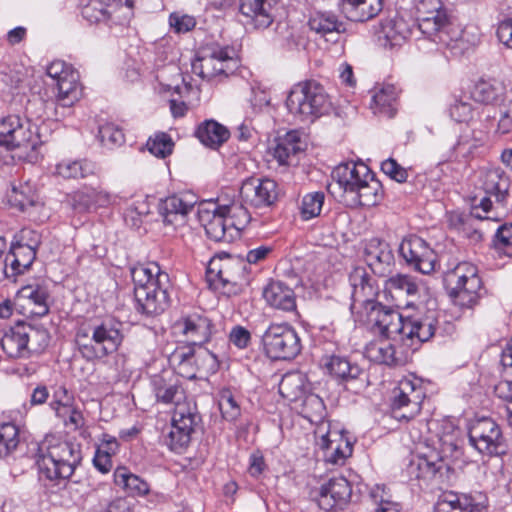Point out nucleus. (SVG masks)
<instances>
[{"mask_svg": "<svg viewBox=\"0 0 512 512\" xmlns=\"http://www.w3.org/2000/svg\"><path fill=\"white\" fill-rule=\"evenodd\" d=\"M240 12L256 29H265L274 20L272 0H240Z\"/></svg>", "mask_w": 512, "mask_h": 512, "instance_id": "nucleus-28", "label": "nucleus"}, {"mask_svg": "<svg viewBox=\"0 0 512 512\" xmlns=\"http://www.w3.org/2000/svg\"><path fill=\"white\" fill-rule=\"evenodd\" d=\"M497 95L498 91L494 85L485 80L478 81L472 90L474 100L485 104L493 102Z\"/></svg>", "mask_w": 512, "mask_h": 512, "instance_id": "nucleus-55", "label": "nucleus"}, {"mask_svg": "<svg viewBox=\"0 0 512 512\" xmlns=\"http://www.w3.org/2000/svg\"><path fill=\"white\" fill-rule=\"evenodd\" d=\"M381 170L385 175L399 183L405 182L408 177L407 170L392 158L381 163Z\"/></svg>", "mask_w": 512, "mask_h": 512, "instance_id": "nucleus-59", "label": "nucleus"}, {"mask_svg": "<svg viewBox=\"0 0 512 512\" xmlns=\"http://www.w3.org/2000/svg\"><path fill=\"white\" fill-rule=\"evenodd\" d=\"M383 197V189L379 180H377L372 171L362 180L354 193L345 200L352 206L371 207L377 205Z\"/></svg>", "mask_w": 512, "mask_h": 512, "instance_id": "nucleus-30", "label": "nucleus"}, {"mask_svg": "<svg viewBox=\"0 0 512 512\" xmlns=\"http://www.w3.org/2000/svg\"><path fill=\"white\" fill-rule=\"evenodd\" d=\"M133 0H87L83 4L82 17L91 24L108 26L123 25L132 15Z\"/></svg>", "mask_w": 512, "mask_h": 512, "instance_id": "nucleus-13", "label": "nucleus"}, {"mask_svg": "<svg viewBox=\"0 0 512 512\" xmlns=\"http://www.w3.org/2000/svg\"><path fill=\"white\" fill-rule=\"evenodd\" d=\"M383 9V0H355L342 7L347 19L365 22L377 16Z\"/></svg>", "mask_w": 512, "mask_h": 512, "instance_id": "nucleus-33", "label": "nucleus"}, {"mask_svg": "<svg viewBox=\"0 0 512 512\" xmlns=\"http://www.w3.org/2000/svg\"><path fill=\"white\" fill-rule=\"evenodd\" d=\"M302 415L315 423L316 444L324 452L325 460L332 464H343L352 455L353 445L349 438L325 420L326 407L316 394L306 395L302 401Z\"/></svg>", "mask_w": 512, "mask_h": 512, "instance_id": "nucleus-3", "label": "nucleus"}, {"mask_svg": "<svg viewBox=\"0 0 512 512\" xmlns=\"http://www.w3.org/2000/svg\"><path fill=\"white\" fill-rule=\"evenodd\" d=\"M325 195L323 192H313L306 194L302 199L300 208L303 220H310L320 215Z\"/></svg>", "mask_w": 512, "mask_h": 512, "instance_id": "nucleus-47", "label": "nucleus"}, {"mask_svg": "<svg viewBox=\"0 0 512 512\" xmlns=\"http://www.w3.org/2000/svg\"><path fill=\"white\" fill-rule=\"evenodd\" d=\"M488 131L486 128L485 130L465 131L460 135L455 149L463 156L471 154L474 149L484 144Z\"/></svg>", "mask_w": 512, "mask_h": 512, "instance_id": "nucleus-45", "label": "nucleus"}, {"mask_svg": "<svg viewBox=\"0 0 512 512\" xmlns=\"http://www.w3.org/2000/svg\"><path fill=\"white\" fill-rule=\"evenodd\" d=\"M68 201L74 211L83 213L114 204L117 196L103 189L83 187L69 195Z\"/></svg>", "mask_w": 512, "mask_h": 512, "instance_id": "nucleus-22", "label": "nucleus"}, {"mask_svg": "<svg viewBox=\"0 0 512 512\" xmlns=\"http://www.w3.org/2000/svg\"><path fill=\"white\" fill-rule=\"evenodd\" d=\"M49 105L52 106L53 103L45 102L40 98L30 100L26 107V111L29 117L34 118L36 120L42 118H50V115L46 111Z\"/></svg>", "mask_w": 512, "mask_h": 512, "instance_id": "nucleus-64", "label": "nucleus"}, {"mask_svg": "<svg viewBox=\"0 0 512 512\" xmlns=\"http://www.w3.org/2000/svg\"><path fill=\"white\" fill-rule=\"evenodd\" d=\"M196 135L205 146L216 148L229 138V131L218 122L208 120L198 127Z\"/></svg>", "mask_w": 512, "mask_h": 512, "instance_id": "nucleus-40", "label": "nucleus"}, {"mask_svg": "<svg viewBox=\"0 0 512 512\" xmlns=\"http://www.w3.org/2000/svg\"><path fill=\"white\" fill-rule=\"evenodd\" d=\"M372 34L379 46L392 49L404 43L410 34V28L402 17L395 14L381 19L373 27Z\"/></svg>", "mask_w": 512, "mask_h": 512, "instance_id": "nucleus-20", "label": "nucleus"}, {"mask_svg": "<svg viewBox=\"0 0 512 512\" xmlns=\"http://www.w3.org/2000/svg\"><path fill=\"white\" fill-rule=\"evenodd\" d=\"M113 477L114 483L132 496H145L149 493V484L126 467L116 468Z\"/></svg>", "mask_w": 512, "mask_h": 512, "instance_id": "nucleus-37", "label": "nucleus"}, {"mask_svg": "<svg viewBox=\"0 0 512 512\" xmlns=\"http://www.w3.org/2000/svg\"><path fill=\"white\" fill-rule=\"evenodd\" d=\"M263 297L272 308L283 311L296 308L294 290H263Z\"/></svg>", "mask_w": 512, "mask_h": 512, "instance_id": "nucleus-43", "label": "nucleus"}, {"mask_svg": "<svg viewBox=\"0 0 512 512\" xmlns=\"http://www.w3.org/2000/svg\"><path fill=\"white\" fill-rule=\"evenodd\" d=\"M286 107L294 117L306 121L327 114L332 108V102L325 88L311 80L299 82L291 88Z\"/></svg>", "mask_w": 512, "mask_h": 512, "instance_id": "nucleus-7", "label": "nucleus"}, {"mask_svg": "<svg viewBox=\"0 0 512 512\" xmlns=\"http://www.w3.org/2000/svg\"><path fill=\"white\" fill-rule=\"evenodd\" d=\"M449 115L458 123L467 122L472 119V104L469 101L455 98L449 106Z\"/></svg>", "mask_w": 512, "mask_h": 512, "instance_id": "nucleus-53", "label": "nucleus"}, {"mask_svg": "<svg viewBox=\"0 0 512 512\" xmlns=\"http://www.w3.org/2000/svg\"><path fill=\"white\" fill-rule=\"evenodd\" d=\"M56 100L62 107L72 106L81 96L79 73L75 70L67 77L61 78L56 84Z\"/></svg>", "mask_w": 512, "mask_h": 512, "instance_id": "nucleus-38", "label": "nucleus"}, {"mask_svg": "<svg viewBox=\"0 0 512 512\" xmlns=\"http://www.w3.org/2000/svg\"><path fill=\"white\" fill-rule=\"evenodd\" d=\"M268 357L274 360H290L301 351L300 338L287 323L271 324L262 336Z\"/></svg>", "mask_w": 512, "mask_h": 512, "instance_id": "nucleus-11", "label": "nucleus"}, {"mask_svg": "<svg viewBox=\"0 0 512 512\" xmlns=\"http://www.w3.org/2000/svg\"><path fill=\"white\" fill-rule=\"evenodd\" d=\"M219 408L223 417L228 421H233L240 415V406L230 391L222 392Z\"/></svg>", "mask_w": 512, "mask_h": 512, "instance_id": "nucleus-56", "label": "nucleus"}, {"mask_svg": "<svg viewBox=\"0 0 512 512\" xmlns=\"http://www.w3.org/2000/svg\"><path fill=\"white\" fill-rule=\"evenodd\" d=\"M301 151V141L297 131H290L283 137H279L271 149L273 158L280 165H289Z\"/></svg>", "mask_w": 512, "mask_h": 512, "instance_id": "nucleus-32", "label": "nucleus"}, {"mask_svg": "<svg viewBox=\"0 0 512 512\" xmlns=\"http://www.w3.org/2000/svg\"><path fill=\"white\" fill-rule=\"evenodd\" d=\"M510 187V180L500 168L489 169L483 173L482 188L485 196L474 202L472 214L481 220L499 221L506 202Z\"/></svg>", "mask_w": 512, "mask_h": 512, "instance_id": "nucleus-8", "label": "nucleus"}, {"mask_svg": "<svg viewBox=\"0 0 512 512\" xmlns=\"http://www.w3.org/2000/svg\"><path fill=\"white\" fill-rule=\"evenodd\" d=\"M453 274L457 277L456 288H465L466 286H470V288H481L483 285L478 275L477 268L471 263L459 264Z\"/></svg>", "mask_w": 512, "mask_h": 512, "instance_id": "nucleus-46", "label": "nucleus"}, {"mask_svg": "<svg viewBox=\"0 0 512 512\" xmlns=\"http://www.w3.org/2000/svg\"><path fill=\"white\" fill-rule=\"evenodd\" d=\"M195 203L193 195L167 197L159 206L164 225L172 231L184 227L187 215L194 209Z\"/></svg>", "mask_w": 512, "mask_h": 512, "instance_id": "nucleus-21", "label": "nucleus"}, {"mask_svg": "<svg viewBox=\"0 0 512 512\" xmlns=\"http://www.w3.org/2000/svg\"><path fill=\"white\" fill-rule=\"evenodd\" d=\"M173 146L174 143L171 137L164 132L150 137L146 143L148 151L158 158H165L170 155L173 151Z\"/></svg>", "mask_w": 512, "mask_h": 512, "instance_id": "nucleus-48", "label": "nucleus"}, {"mask_svg": "<svg viewBox=\"0 0 512 512\" xmlns=\"http://www.w3.org/2000/svg\"><path fill=\"white\" fill-rule=\"evenodd\" d=\"M238 66L239 61L232 47L212 46L204 49L192 62V71L202 79L221 81L234 74Z\"/></svg>", "mask_w": 512, "mask_h": 512, "instance_id": "nucleus-10", "label": "nucleus"}, {"mask_svg": "<svg viewBox=\"0 0 512 512\" xmlns=\"http://www.w3.org/2000/svg\"><path fill=\"white\" fill-rule=\"evenodd\" d=\"M35 125L30 119L18 115H8L0 120V146L7 150L31 148L35 150L39 137L34 131Z\"/></svg>", "mask_w": 512, "mask_h": 512, "instance_id": "nucleus-14", "label": "nucleus"}, {"mask_svg": "<svg viewBox=\"0 0 512 512\" xmlns=\"http://www.w3.org/2000/svg\"><path fill=\"white\" fill-rule=\"evenodd\" d=\"M371 170L363 162H346L339 164L332 171V178L339 189L343 191L345 198L354 193L362 184Z\"/></svg>", "mask_w": 512, "mask_h": 512, "instance_id": "nucleus-25", "label": "nucleus"}, {"mask_svg": "<svg viewBox=\"0 0 512 512\" xmlns=\"http://www.w3.org/2000/svg\"><path fill=\"white\" fill-rule=\"evenodd\" d=\"M485 122L484 128L491 130L495 125V133L504 135L512 132V90L506 94L503 101L497 107H487L483 110Z\"/></svg>", "mask_w": 512, "mask_h": 512, "instance_id": "nucleus-27", "label": "nucleus"}, {"mask_svg": "<svg viewBox=\"0 0 512 512\" xmlns=\"http://www.w3.org/2000/svg\"><path fill=\"white\" fill-rule=\"evenodd\" d=\"M382 294L386 297L387 290ZM380 296L381 292L374 290H352L351 293L352 314L366 320L375 334L412 351L434 335L438 322L435 311L404 318L397 310L384 305Z\"/></svg>", "mask_w": 512, "mask_h": 512, "instance_id": "nucleus-1", "label": "nucleus"}, {"mask_svg": "<svg viewBox=\"0 0 512 512\" xmlns=\"http://www.w3.org/2000/svg\"><path fill=\"white\" fill-rule=\"evenodd\" d=\"M351 288L372 287L371 277L364 267H356L349 274Z\"/></svg>", "mask_w": 512, "mask_h": 512, "instance_id": "nucleus-63", "label": "nucleus"}, {"mask_svg": "<svg viewBox=\"0 0 512 512\" xmlns=\"http://www.w3.org/2000/svg\"><path fill=\"white\" fill-rule=\"evenodd\" d=\"M399 253L407 264L423 274L434 270L436 254L421 237L410 235L404 238L400 243Z\"/></svg>", "mask_w": 512, "mask_h": 512, "instance_id": "nucleus-18", "label": "nucleus"}, {"mask_svg": "<svg viewBox=\"0 0 512 512\" xmlns=\"http://www.w3.org/2000/svg\"><path fill=\"white\" fill-rule=\"evenodd\" d=\"M136 310L145 315H156L170 305L168 290H134Z\"/></svg>", "mask_w": 512, "mask_h": 512, "instance_id": "nucleus-31", "label": "nucleus"}, {"mask_svg": "<svg viewBox=\"0 0 512 512\" xmlns=\"http://www.w3.org/2000/svg\"><path fill=\"white\" fill-rule=\"evenodd\" d=\"M34 338L43 340V347L47 345V334L45 332L35 330L31 326L17 325L4 333L0 345L10 358L26 357L30 352L41 348L33 345Z\"/></svg>", "mask_w": 512, "mask_h": 512, "instance_id": "nucleus-15", "label": "nucleus"}, {"mask_svg": "<svg viewBox=\"0 0 512 512\" xmlns=\"http://www.w3.org/2000/svg\"><path fill=\"white\" fill-rule=\"evenodd\" d=\"M469 443L480 454L496 456L506 453V443L500 426L491 418L472 421L468 428Z\"/></svg>", "mask_w": 512, "mask_h": 512, "instance_id": "nucleus-12", "label": "nucleus"}, {"mask_svg": "<svg viewBox=\"0 0 512 512\" xmlns=\"http://www.w3.org/2000/svg\"><path fill=\"white\" fill-rule=\"evenodd\" d=\"M365 261L374 274L384 276L394 263V255L389 244L372 238L365 244Z\"/></svg>", "mask_w": 512, "mask_h": 512, "instance_id": "nucleus-26", "label": "nucleus"}, {"mask_svg": "<svg viewBox=\"0 0 512 512\" xmlns=\"http://www.w3.org/2000/svg\"><path fill=\"white\" fill-rule=\"evenodd\" d=\"M81 460L78 444L47 436L38 445L36 463L39 472L51 481L69 479Z\"/></svg>", "mask_w": 512, "mask_h": 512, "instance_id": "nucleus-4", "label": "nucleus"}, {"mask_svg": "<svg viewBox=\"0 0 512 512\" xmlns=\"http://www.w3.org/2000/svg\"><path fill=\"white\" fill-rule=\"evenodd\" d=\"M425 398L426 388L420 378L412 374L403 377L393 390L391 416L397 421L414 419L421 412Z\"/></svg>", "mask_w": 512, "mask_h": 512, "instance_id": "nucleus-9", "label": "nucleus"}, {"mask_svg": "<svg viewBox=\"0 0 512 512\" xmlns=\"http://www.w3.org/2000/svg\"><path fill=\"white\" fill-rule=\"evenodd\" d=\"M476 505L467 496H458L453 492L441 494L434 506V512H474Z\"/></svg>", "mask_w": 512, "mask_h": 512, "instance_id": "nucleus-41", "label": "nucleus"}, {"mask_svg": "<svg viewBox=\"0 0 512 512\" xmlns=\"http://www.w3.org/2000/svg\"><path fill=\"white\" fill-rule=\"evenodd\" d=\"M279 392L290 401L296 400L303 392L301 376L296 374L285 375L279 384Z\"/></svg>", "mask_w": 512, "mask_h": 512, "instance_id": "nucleus-51", "label": "nucleus"}, {"mask_svg": "<svg viewBox=\"0 0 512 512\" xmlns=\"http://www.w3.org/2000/svg\"><path fill=\"white\" fill-rule=\"evenodd\" d=\"M169 23L177 33H186L192 30L196 25V21L193 16L176 12L170 15Z\"/></svg>", "mask_w": 512, "mask_h": 512, "instance_id": "nucleus-60", "label": "nucleus"}, {"mask_svg": "<svg viewBox=\"0 0 512 512\" xmlns=\"http://www.w3.org/2000/svg\"><path fill=\"white\" fill-rule=\"evenodd\" d=\"M426 5L431 6L433 10L426 13L420 12L418 29L433 42L450 45V41L453 40L450 37L451 24L446 11L441 8V2L439 0H425L422 6ZM419 11H421V8H419Z\"/></svg>", "mask_w": 512, "mask_h": 512, "instance_id": "nucleus-17", "label": "nucleus"}, {"mask_svg": "<svg viewBox=\"0 0 512 512\" xmlns=\"http://www.w3.org/2000/svg\"><path fill=\"white\" fill-rule=\"evenodd\" d=\"M175 335L185 337L194 345H202L211 339L214 331V324L207 313L202 310H195L182 314L173 325Z\"/></svg>", "mask_w": 512, "mask_h": 512, "instance_id": "nucleus-16", "label": "nucleus"}, {"mask_svg": "<svg viewBox=\"0 0 512 512\" xmlns=\"http://www.w3.org/2000/svg\"><path fill=\"white\" fill-rule=\"evenodd\" d=\"M19 429L11 422L0 424V458L12 455L19 445Z\"/></svg>", "mask_w": 512, "mask_h": 512, "instance_id": "nucleus-42", "label": "nucleus"}, {"mask_svg": "<svg viewBox=\"0 0 512 512\" xmlns=\"http://www.w3.org/2000/svg\"><path fill=\"white\" fill-rule=\"evenodd\" d=\"M73 71H75V69H73L71 65L60 60L53 61L47 67V75L55 82V84L61 80V78L67 77L70 72Z\"/></svg>", "mask_w": 512, "mask_h": 512, "instance_id": "nucleus-62", "label": "nucleus"}, {"mask_svg": "<svg viewBox=\"0 0 512 512\" xmlns=\"http://www.w3.org/2000/svg\"><path fill=\"white\" fill-rule=\"evenodd\" d=\"M449 300L460 308L473 307L479 298L476 290H449Z\"/></svg>", "mask_w": 512, "mask_h": 512, "instance_id": "nucleus-57", "label": "nucleus"}, {"mask_svg": "<svg viewBox=\"0 0 512 512\" xmlns=\"http://www.w3.org/2000/svg\"><path fill=\"white\" fill-rule=\"evenodd\" d=\"M397 98L398 92L394 85H383L372 96L373 113L392 118L396 113Z\"/></svg>", "mask_w": 512, "mask_h": 512, "instance_id": "nucleus-34", "label": "nucleus"}, {"mask_svg": "<svg viewBox=\"0 0 512 512\" xmlns=\"http://www.w3.org/2000/svg\"><path fill=\"white\" fill-rule=\"evenodd\" d=\"M57 407L54 408L56 415L64 419L66 426H73L75 429L83 425L82 413L71 406L70 398L66 402L57 401Z\"/></svg>", "mask_w": 512, "mask_h": 512, "instance_id": "nucleus-50", "label": "nucleus"}, {"mask_svg": "<svg viewBox=\"0 0 512 512\" xmlns=\"http://www.w3.org/2000/svg\"><path fill=\"white\" fill-rule=\"evenodd\" d=\"M47 297L45 290H31L28 295V300L33 305L30 310L31 314L42 317L48 313Z\"/></svg>", "mask_w": 512, "mask_h": 512, "instance_id": "nucleus-58", "label": "nucleus"}, {"mask_svg": "<svg viewBox=\"0 0 512 512\" xmlns=\"http://www.w3.org/2000/svg\"><path fill=\"white\" fill-rule=\"evenodd\" d=\"M122 340L121 323L113 318L94 320L87 327H81L76 334L79 351L89 361L114 353Z\"/></svg>", "mask_w": 512, "mask_h": 512, "instance_id": "nucleus-6", "label": "nucleus"}, {"mask_svg": "<svg viewBox=\"0 0 512 512\" xmlns=\"http://www.w3.org/2000/svg\"><path fill=\"white\" fill-rule=\"evenodd\" d=\"M9 202L26 212L34 221L42 222L48 218L43 203L39 201L38 195L29 183L13 186L9 194Z\"/></svg>", "mask_w": 512, "mask_h": 512, "instance_id": "nucleus-24", "label": "nucleus"}, {"mask_svg": "<svg viewBox=\"0 0 512 512\" xmlns=\"http://www.w3.org/2000/svg\"><path fill=\"white\" fill-rule=\"evenodd\" d=\"M154 395L158 402L175 404L171 430L164 443L171 451L181 453L189 445L192 433L201 421L195 402L186 400L178 379L171 373L154 375L151 379Z\"/></svg>", "mask_w": 512, "mask_h": 512, "instance_id": "nucleus-2", "label": "nucleus"}, {"mask_svg": "<svg viewBox=\"0 0 512 512\" xmlns=\"http://www.w3.org/2000/svg\"><path fill=\"white\" fill-rule=\"evenodd\" d=\"M91 172L90 166L81 161L65 160L56 165V173L63 178L85 177Z\"/></svg>", "mask_w": 512, "mask_h": 512, "instance_id": "nucleus-49", "label": "nucleus"}, {"mask_svg": "<svg viewBox=\"0 0 512 512\" xmlns=\"http://www.w3.org/2000/svg\"><path fill=\"white\" fill-rule=\"evenodd\" d=\"M364 354L370 361L378 364L394 366L399 363L395 355V347L387 339L370 342L366 345Z\"/></svg>", "mask_w": 512, "mask_h": 512, "instance_id": "nucleus-39", "label": "nucleus"}, {"mask_svg": "<svg viewBox=\"0 0 512 512\" xmlns=\"http://www.w3.org/2000/svg\"><path fill=\"white\" fill-rule=\"evenodd\" d=\"M495 247L503 254L512 257V224H503L497 229Z\"/></svg>", "mask_w": 512, "mask_h": 512, "instance_id": "nucleus-54", "label": "nucleus"}, {"mask_svg": "<svg viewBox=\"0 0 512 512\" xmlns=\"http://www.w3.org/2000/svg\"><path fill=\"white\" fill-rule=\"evenodd\" d=\"M198 213L207 236L215 242L230 243L239 238L251 220L247 207L238 202L202 208Z\"/></svg>", "mask_w": 512, "mask_h": 512, "instance_id": "nucleus-5", "label": "nucleus"}, {"mask_svg": "<svg viewBox=\"0 0 512 512\" xmlns=\"http://www.w3.org/2000/svg\"><path fill=\"white\" fill-rule=\"evenodd\" d=\"M496 35L505 47L512 49V16L505 17L499 21Z\"/></svg>", "mask_w": 512, "mask_h": 512, "instance_id": "nucleus-61", "label": "nucleus"}, {"mask_svg": "<svg viewBox=\"0 0 512 512\" xmlns=\"http://www.w3.org/2000/svg\"><path fill=\"white\" fill-rule=\"evenodd\" d=\"M36 257L35 249L30 245L18 244L12 247L11 255L6 256V263L10 262L13 270L20 272L31 266Z\"/></svg>", "mask_w": 512, "mask_h": 512, "instance_id": "nucleus-44", "label": "nucleus"}, {"mask_svg": "<svg viewBox=\"0 0 512 512\" xmlns=\"http://www.w3.org/2000/svg\"><path fill=\"white\" fill-rule=\"evenodd\" d=\"M99 139L104 146L113 147L124 142V134L113 123H105L99 127Z\"/></svg>", "mask_w": 512, "mask_h": 512, "instance_id": "nucleus-52", "label": "nucleus"}, {"mask_svg": "<svg viewBox=\"0 0 512 512\" xmlns=\"http://www.w3.org/2000/svg\"><path fill=\"white\" fill-rule=\"evenodd\" d=\"M135 288H162L169 285V275L155 262L139 264L131 268Z\"/></svg>", "mask_w": 512, "mask_h": 512, "instance_id": "nucleus-29", "label": "nucleus"}, {"mask_svg": "<svg viewBox=\"0 0 512 512\" xmlns=\"http://www.w3.org/2000/svg\"><path fill=\"white\" fill-rule=\"evenodd\" d=\"M309 27L327 40H333V36L345 30L344 24L331 12H317L309 19Z\"/></svg>", "mask_w": 512, "mask_h": 512, "instance_id": "nucleus-36", "label": "nucleus"}, {"mask_svg": "<svg viewBox=\"0 0 512 512\" xmlns=\"http://www.w3.org/2000/svg\"><path fill=\"white\" fill-rule=\"evenodd\" d=\"M351 493V485L346 478L333 477L320 487L317 502L322 510L330 511L345 505L349 501Z\"/></svg>", "mask_w": 512, "mask_h": 512, "instance_id": "nucleus-23", "label": "nucleus"}, {"mask_svg": "<svg viewBox=\"0 0 512 512\" xmlns=\"http://www.w3.org/2000/svg\"><path fill=\"white\" fill-rule=\"evenodd\" d=\"M278 197V185L269 178L246 179L240 188L241 200L255 208L269 207L275 203Z\"/></svg>", "mask_w": 512, "mask_h": 512, "instance_id": "nucleus-19", "label": "nucleus"}, {"mask_svg": "<svg viewBox=\"0 0 512 512\" xmlns=\"http://www.w3.org/2000/svg\"><path fill=\"white\" fill-rule=\"evenodd\" d=\"M321 364L329 374L345 381L358 378L362 372L358 365L351 364L347 358L339 355L325 356Z\"/></svg>", "mask_w": 512, "mask_h": 512, "instance_id": "nucleus-35", "label": "nucleus"}]
</instances>
